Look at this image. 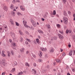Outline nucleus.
<instances>
[{
	"instance_id": "obj_21",
	"label": "nucleus",
	"mask_w": 75,
	"mask_h": 75,
	"mask_svg": "<svg viewBox=\"0 0 75 75\" xmlns=\"http://www.w3.org/2000/svg\"><path fill=\"white\" fill-rule=\"evenodd\" d=\"M46 26H47V28H50V27H51V26H50V25L49 24H46Z\"/></svg>"
},
{
	"instance_id": "obj_8",
	"label": "nucleus",
	"mask_w": 75,
	"mask_h": 75,
	"mask_svg": "<svg viewBox=\"0 0 75 75\" xmlns=\"http://www.w3.org/2000/svg\"><path fill=\"white\" fill-rule=\"evenodd\" d=\"M9 21H10L11 24H12V25H14V23L13 20L11 19H10Z\"/></svg>"
},
{
	"instance_id": "obj_23",
	"label": "nucleus",
	"mask_w": 75,
	"mask_h": 75,
	"mask_svg": "<svg viewBox=\"0 0 75 75\" xmlns=\"http://www.w3.org/2000/svg\"><path fill=\"white\" fill-rule=\"evenodd\" d=\"M20 42H23V38H22V37H20Z\"/></svg>"
},
{
	"instance_id": "obj_62",
	"label": "nucleus",
	"mask_w": 75,
	"mask_h": 75,
	"mask_svg": "<svg viewBox=\"0 0 75 75\" xmlns=\"http://www.w3.org/2000/svg\"><path fill=\"white\" fill-rule=\"evenodd\" d=\"M32 70L33 71V72L34 71H35V69H32Z\"/></svg>"
},
{
	"instance_id": "obj_39",
	"label": "nucleus",
	"mask_w": 75,
	"mask_h": 75,
	"mask_svg": "<svg viewBox=\"0 0 75 75\" xmlns=\"http://www.w3.org/2000/svg\"><path fill=\"white\" fill-rule=\"evenodd\" d=\"M11 53L12 55H14V52L13 51H11Z\"/></svg>"
},
{
	"instance_id": "obj_13",
	"label": "nucleus",
	"mask_w": 75,
	"mask_h": 75,
	"mask_svg": "<svg viewBox=\"0 0 75 75\" xmlns=\"http://www.w3.org/2000/svg\"><path fill=\"white\" fill-rule=\"evenodd\" d=\"M10 8L11 9H14V5L12 4H11L10 6Z\"/></svg>"
},
{
	"instance_id": "obj_50",
	"label": "nucleus",
	"mask_w": 75,
	"mask_h": 75,
	"mask_svg": "<svg viewBox=\"0 0 75 75\" xmlns=\"http://www.w3.org/2000/svg\"><path fill=\"white\" fill-rule=\"evenodd\" d=\"M45 57L46 58H48V56H47V55H45Z\"/></svg>"
},
{
	"instance_id": "obj_14",
	"label": "nucleus",
	"mask_w": 75,
	"mask_h": 75,
	"mask_svg": "<svg viewBox=\"0 0 75 75\" xmlns=\"http://www.w3.org/2000/svg\"><path fill=\"white\" fill-rule=\"evenodd\" d=\"M24 48H21L20 49V51L22 53H23V52H24Z\"/></svg>"
},
{
	"instance_id": "obj_48",
	"label": "nucleus",
	"mask_w": 75,
	"mask_h": 75,
	"mask_svg": "<svg viewBox=\"0 0 75 75\" xmlns=\"http://www.w3.org/2000/svg\"><path fill=\"white\" fill-rule=\"evenodd\" d=\"M25 33L27 34H28V35H29V33L28 32L26 31Z\"/></svg>"
},
{
	"instance_id": "obj_28",
	"label": "nucleus",
	"mask_w": 75,
	"mask_h": 75,
	"mask_svg": "<svg viewBox=\"0 0 75 75\" xmlns=\"http://www.w3.org/2000/svg\"><path fill=\"white\" fill-rule=\"evenodd\" d=\"M25 40L26 41H28V42H31V40H30L28 39V38H26Z\"/></svg>"
},
{
	"instance_id": "obj_24",
	"label": "nucleus",
	"mask_w": 75,
	"mask_h": 75,
	"mask_svg": "<svg viewBox=\"0 0 75 75\" xmlns=\"http://www.w3.org/2000/svg\"><path fill=\"white\" fill-rule=\"evenodd\" d=\"M38 62H42V59H39Z\"/></svg>"
},
{
	"instance_id": "obj_45",
	"label": "nucleus",
	"mask_w": 75,
	"mask_h": 75,
	"mask_svg": "<svg viewBox=\"0 0 75 75\" xmlns=\"http://www.w3.org/2000/svg\"><path fill=\"white\" fill-rule=\"evenodd\" d=\"M2 26L1 25H0V30H2V28L1 27Z\"/></svg>"
},
{
	"instance_id": "obj_40",
	"label": "nucleus",
	"mask_w": 75,
	"mask_h": 75,
	"mask_svg": "<svg viewBox=\"0 0 75 75\" xmlns=\"http://www.w3.org/2000/svg\"><path fill=\"white\" fill-rule=\"evenodd\" d=\"M12 37L13 38H14L15 37V35H14V33H13L12 35H11Z\"/></svg>"
},
{
	"instance_id": "obj_57",
	"label": "nucleus",
	"mask_w": 75,
	"mask_h": 75,
	"mask_svg": "<svg viewBox=\"0 0 75 75\" xmlns=\"http://www.w3.org/2000/svg\"><path fill=\"white\" fill-rule=\"evenodd\" d=\"M33 73L34 74H36V71L35 70L33 71Z\"/></svg>"
},
{
	"instance_id": "obj_64",
	"label": "nucleus",
	"mask_w": 75,
	"mask_h": 75,
	"mask_svg": "<svg viewBox=\"0 0 75 75\" xmlns=\"http://www.w3.org/2000/svg\"><path fill=\"white\" fill-rule=\"evenodd\" d=\"M67 75H71L69 73H67Z\"/></svg>"
},
{
	"instance_id": "obj_49",
	"label": "nucleus",
	"mask_w": 75,
	"mask_h": 75,
	"mask_svg": "<svg viewBox=\"0 0 75 75\" xmlns=\"http://www.w3.org/2000/svg\"><path fill=\"white\" fill-rule=\"evenodd\" d=\"M36 63H34L33 64V66H34V67H36Z\"/></svg>"
},
{
	"instance_id": "obj_42",
	"label": "nucleus",
	"mask_w": 75,
	"mask_h": 75,
	"mask_svg": "<svg viewBox=\"0 0 75 75\" xmlns=\"http://www.w3.org/2000/svg\"><path fill=\"white\" fill-rule=\"evenodd\" d=\"M25 43L26 45H28V42L27 41H25Z\"/></svg>"
},
{
	"instance_id": "obj_36",
	"label": "nucleus",
	"mask_w": 75,
	"mask_h": 75,
	"mask_svg": "<svg viewBox=\"0 0 75 75\" xmlns=\"http://www.w3.org/2000/svg\"><path fill=\"white\" fill-rule=\"evenodd\" d=\"M17 14L18 16H20L21 14L20 12H17Z\"/></svg>"
},
{
	"instance_id": "obj_58",
	"label": "nucleus",
	"mask_w": 75,
	"mask_h": 75,
	"mask_svg": "<svg viewBox=\"0 0 75 75\" xmlns=\"http://www.w3.org/2000/svg\"><path fill=\"white\" fill-rule=\"evenodd\" d=\"M4 52H5L3 50L2 52V54H4Z\"/></svg>"
},
{
	"instance_id": "obj_18",
	"label": "nucleus",
	"mask_w": 75,
	"mask_h": 75,
	"mask_svg": "<svg viewBox=\"0 0 75 75\" xmlns=\"http://www.w3.org/2000/svg\"><path fill=\"white\" fill-rule=\"evenodd\" d=\"M23 74V72L22 71L19 72L17 74V75H22Z\"/></svg>"
},
{
	"instance_id": "obj_11",
	"label": "nucleus",
	"mask_w": 75,
	"mask_h": 75,
	"mask_svg": "<svg viewBox=\"0 0 75 75\" xmlns=\"http://www.w3.org/2000/svg\"><path fill=\"white\" fill-rule=\"evenodd\" d=\"M20 8L21 10H22V11H24L25 10V9L23 8V6H20Z\"/></svg>"
},
{
	"instance_id": "obj_35",
	"label": "nucleus",
	"mask_w": 75,
	"mask_h": 75,
	"mask_svg": "<svg viewBox=\"0 0 75 75\" xmlns=\"http://www.w3.org/2000/svg\"><path fill=\"white\" fill-rule=\"evenodd\" d=\"M12 44L13 47H16V43H12Z\"/></svg>"
},
{
	"instance_id": "obj_5",
	"label": "nucleus",
	"mask_w": 75,
	"mask_h": 75,
	"mask_svg": "<svg viewBox=\"0 0 75 75\" xmlns=\"http://www.w3.org/2000/svg\"><path fill=\"white\" fill-rule=\"evenodd\" d=\"M58 35L60 40H62L63 39L64 37L62 35H61L60 34H59Z\"/></svg>"
},
{
	"instance_id": "obj_7",
	"label": "nucleus",
	"mask_w": 75,
	"mask_h": 75,
	"mask_svg": "<svg viewBox=\"0 0 75 75\" xmlns=\"http://www.w3.org/2000/svg\"><path fill=\"white\" fill-rule=\"evenodd\" d=\"M73 53V51H72V50L70 51L69 53V56H72V55Z\"/></svg>"
},
{
	"instance_id": "obj_37",
	"label": "nucleus",
	"mask_w": 75,
	"mask_h": 75,
	"mask_svg": "<svg viewBox=\"0 0 75 75\" xmlns=\"http://www.w3.org/2000/svg\"><path fill=\"white\" fill-rule=\"evenodd\" d=\"M62 1L64 3H65L67 2V0H62Z\"/></svg>"
},
{
	"instance_id": "obj_61",
	"label": "nucleus",
	"mask_w": 75,
	"mask_h": 75,
	"mask_svg": "<svg viewBox=\"0 0 75 75\" xmlns=\"http://www.w3.org/2000/svg\"><path fill=\"white\" fill-rule=\"evenodd\" d=\"M26 53L27 54H28V53H29V52L28 51H27L26 52Z\"/></svg>"
},
{
	"instance_id": "obj_32",
	"label": "nucleus",
	"mask_w": 75,
	"mask_h": 75,
	"mask_svg": "<svg viewBox=\"0 0 75 75\" xmlns=\"http://www.w3.org/2000/svg\"><path fill=\"white\" fill-rule=\"evenodd\" d=\"M36 41L37 43H39V39H36Z\"/></svg>"
},
{
	"instance_id": "obj_27",
	"label": "nucleus",
	"mask_w": 75,
	"mask_h": 75,
	"mask_svg": "<svg viewBox=\"0 0 75 75\" xmlns=\"http://www.w3.org/2000/svg\"><path fill=\"white\" fill-rule=\"evenodd\" d=\"M56 26H57V28H60V25H59V24H57L56 25Z\"/></svg>"
},
{
	"instance_id": "obj_59",
	"label": "nucleus",
	"mask_w": 75,
	"mask_h": 75,
	"mask_svg": "<svg viewBox=\"0 0 75 75\" xmlns=\"http://www.w3.org/2000/svg\"><path fill=\"white\" fill-rule=\"evenodd\" d=\"M17 3H20V1L19 0H17L16 1Z\"/></svg>"
},
{
	"instance_id": "obj_44",
	"label": "nucleus",
	"mask_w": 75,
	"mask_h": 75,
	"mask_svg": "<svg viewBox=\"0 0 75 75\" xmlns=\"http://www.w3.org/2000/svg\"><path fill=\"white\" fill-rule=\"evenodd\" d=\"M68 14L69 15H71V12H70V11H69L68 12Z\"/></svg>"
},
{
	"instance_id": "obj_20",
	"label": "nucleus",
	"mask_w": 75,
	"mask_h": 75,
	"mask_svg": "<svg viewBox=\"0 0 75 75\" xmlns=\"http://www.w3.org/2000/svg\"><path fill=\"white\" fill-rule=\"evenodd\" d=\"M50 51L51 52H54V49L52 48H51L50 49Z\"/></svg>"
},
{
	"instance_id": "obj_4",
	"label": "nucleus",
	"mask_w": 75,
	"mask_h": 75,
	"mask_svg": "<svg viewBox=\"0 0 75 75\" xmlns=\"http://www.w3.org/2000/svg\"><path fill=\"white\" fill-rule=\"evenodd\" d=\"M31 21L33 26H34V27H36V26H37V23H36L33 20V19L32 18H31Z\"/></svg>"
},
{
	"instance_id": "obj_33",
	"label": "nucleus",
	"mask_w": 75,
	"mask_h": 75,
	"mask_svg": "<svg viewBox=\"0 0 75 75\" xmlns=\"http://www.w3.org/2000/svg\"><path fill=\"white\" fill-rule=\"evenodd\" d=\"M2 55L4 57H6V54H4V53L2 54Z\"/></svg>"
},
{
	"instance_id": "obj_29",
	"label": "nucleus",
	"mask_w": 75,
	"mask_h": 75,
	"mask_svg": "<svg viewBox=\"0 0 75 75\" xmlns=\"http://www.w3.org/2000/svg\"><path fill=\"white\" fill-rule=\"evenodd\" d=\"M25 65L26 66H28V67H30V65L27 62H26L25 63Z\"/></svg>"
},
{
	"instance_id": "obj_54",
	"label": "nucleus",
	"mask_w": 75,
	"mask_h": 75,
	"mask_svg": "<svg viewBox=\"0 0 75 75\" xmlns=\"http://www.w3.org/2000/svg\"><path fill=\"white\" fill-rule=\"evenodd\" d=\"M72 70L73 72H75V69L73 68L72 69Z\"/></svg>"
},
{
	"instance_id": "obj_17",
	"label": "nucleus",
	"mask_w": 75,
	"mask_h": 75,
	"mask_svg": "<svg viewBox=\"0 0 75 75\" xmlns=\"http://www.w3.org/2000/svg\"><path fill=\"white\" fill-rule=\"evenodd\" d=\"M38 33H40V34H43V32L41 30H38Z\"/></svg>"
},
{
	"instance_id": "obj_60",
	"label": "nucleus",
	"mask_w": 75,
	"mask_h": 75,
	"mask_svg": "<svg viewBox=\"0 0 75 75\" xmlns=\"http://www.w3.org/2000/svg\"><path fill=\"white\" fill-rule=\"evenodd\" d=\"M41 19L42 21H44V20H45V19L43 18H42Z\"/></svg>"
},
{
	"instance_id": "obj_19",
	"label": "nucleus",
	"mask_w": 75,
	"mask_h": 75,
	"mask_svg": "<svg viewBox=\"0 0 75 75\" xmlns=\"http://www.w3.org/2000/svg\"><path fill=\"white\" fill-rule=\"evenodd\" d=\"M7 54H8V57H10V52L8 51L7 52Z\"/></svg>"
},
{
	"instance_id": "obj_46",
	"label": "nucleus",
	"mask_w": 75,
	"mask_h": 75,
	"mask_svg": "<svg viewBox=\"0 0 75 75\" xmlns=\"http://www.w3.org/2000/svg\"><path fill=\"white\" fill-rule=\"evenodd\" d=\"M13 3L15 4L16 3V1L15 0H13Z\"/></svg>"
},
{
	"instance_id": "obj_51",
	"label": "nucleus",
	"mask_w": 75,
	"mask_h": 75,
	"mask_svg": "<svg viewBox=\"0 0 75 75\" xmlns=\"http://www.w3.org/2000/svg\"><path fill=\"white\" fill-rule=\"evenodd\" d=\"M74 54L73 55H74L75 54V50H73Z\"/></svg>"
},
{
	"instance_id": "obj_38",
	"label": "nucleus",
	"mask_w": 75,
	"mask_h": 75,
	"mask_svg": "<svg viewBox=\"0 0 75 75\" xmlns=\"http://www.w3.org/2000/svg\"><path fill=\"white\" fill-rule=\"evenodd\" d=\"M44 18H47V15L45 14L43 16Z\"/></svg>"
},
{
	"instance_id": "obj_10",
	"label": "nucleus",
	"mask_w": 75,
	"mask_h": 75,
	"mask_svg": "<svg viewBox=\"0 0 75 75\" xmlns=\"http://www.w3.org/2000/svg\"><path fill=\"white\" fill-rule=\"evenodd\" d=\"M4 28H5V31H7L8 30V28H7V25H4Z\"/></svg>"
},
{
	"instance_id": "obj_22",
	"label": "nucleus",
	"mask_w": 75,
	"mask_h": 75,
	"mask_svg": "<svg viewBox=\"0 0 75 75\" xmlns=\"http://www.w3.org/2000/svg\"><path fill=\"white\" fill-rule=\"evenodd\" d=\"M40 54H39V56H40V57H42V52L40 51Z\"/></svg>"
},
{
	"instance_id": "obj_53",
	"label": "nucleus",
	"mask_w": 75,
	"mask_h": 75,
	"mask_svg": "<svg viewBox=\"0 0 75 75\" xmlns=\"http://www.w3.org/2000/svg\"><path fill=\"white\" fill-rule=\"evenodd\" d=\"M32 55L34 58H35L36 56H35V55L33 54Z\"/></svg>"
},
{
	"instance_id": "obj_63",
	"label": "nucleus",
	"mask_w": 75,
	"mask_h": 75,
	"mask_svg": "<svg viewBox=\"0 0 75 75\" xmlns=\"http://www.w3.org/2000/svg\"><path fill=\"white\" fill-rule=\"evenodd\" d=\"M9 42H10L11 43V40L10 39V40H9Z\"/></svg>"
},
{
	"instance_id": "obj_16",
	"label": "nucleus",
	"mask_w": 75,
	"mask_h": 75,
	"mask_svg": "<svg viewBox=\"0 0 75 75\" xmlns=\"http://www.w3.org/2000/svg\"><path fill=\"white\" fill-rule=\"evenodd\" d=\"M56 62L57 63H59V64H60V63H61V62L60 61V60H59V59H57Z\"/></svg>"
},
{
	"instance_id": "obj_1",
	"label": "nucleus",
	"mask_w": 75,
	"mask_h": 75,
	"mask_svg": "<svg viewBox=\"0 0 75 75\" xmlns=\"http://www.w3.org/2000/svg\"><path fill=\"white\" fill-rule=\"evenodd\" d=\"M0 64H1L2 65H3V66H6L7 65V63L5 60H3L1 62L0 60Z\"/></svg>"
},
{
	"instance_id": "obj_2",
	"label": "nucleus",
	"mask_w": 75,
	"mask_h": 75,
	"mask_svg": "<svg viewBox=\"0 0 75 75\" xmlns=\"http://www.w3.org/2000/svg\"><path fill=\"white\" fill-rule=\"evenodd\" d=\"M63 19L64 23H65V24H68V18L65 17H64Z\"/></svg>"
},
{
	"instance_id": "obj_31",
	"label": "nucleus",
	"mask_w": 75,
	"mask_h": 75,
	"mask_svg": "<svg viewBox=\"0 0 75 75\" xmlns=\"http://www.w3.org/2000/svg\"><path fill=\"white\" fill-rule=\"evenodd\" d=\"M53 15H55V14H56V11H55V10L53 11Z\"/></svg>"
},
{
	"instance_id": "obj_6",
	"label": "nucleus",
	"mask_w": 75,
	"mask_h": 75,
	"mask_svg": "<svg viewBox=\"0 0 75 75\" xmlns=\"http://www.w3.org/2000/svg\"><path fill=\"white\" fill-rule=\"evenodd\" d=\"M40 49L41 51H47V49L46 48H44L40 47Z\"/></svg>"
},
{
	"instance_id": "obj_12",
	"label": "nucleus",
	"mask_w": 75,
	"mask_h": 75,
	"mask_svg": "<svg viewBox=\"0 0 75 75\" xmlns=\"http://www.w3.org/2000/svg\"><path fill=\"white\" fill-rule=\"evenodd\" d=\"M18 32L19 33V34L20 35H23V32H22L21 31V30H19Z\"/></svg>"
},
{
	"instance_id": "obj_41",
	"label": "nucleus",
	"mask_w": 75,
	"mask_h": 75,
	"mask_svg": "<svg viewBox=\"0 0 75 75\" xmlns=\"http://www.w3.org/2000/svg\"><path fill=\"white\" fill-rule=\"evenodd\" d=\"M62 56L63 57H65V52H63L62 54Z\"/></svg>"
},
{
	"instance_id": "obj_47",
	"label": "nucleus",
	"mask_w": 75,
	"mask_h": 75,
	"mask_svg": "<svg viewBox=\"0 0 75 75\" xmlns=\"http://www.w3.org/2000/svg\"><path fill=\"white\" fill-rule=\"evenodd\" d=\"M69 32V30H66V33L67 34H68V33Z\"/></svg>"
},
{
	"instance_id": "obj_26",
	"label": "nucleus",
	"mask_w": 75,
	"mask_h": 75,
	"mask_svg": "<svg viewBox=\"0 0 75 75\" xmlns=\"http://www.w3.org/2000/svg\"><path fill=\"white\" fill-rule=\"evenodd\" d=\"M15 70H16V69L15 68L12 69L11 71V72H14V71H15Z\"/></svg>"
},
{
	"instance_id": "obj_9",
	"label": "nucleus",
	"mask_w": 75,
	"mask_h": 75,
	"mask_svg": "<svg viewBox=\"0 0 75 75\" xmlns=\"http://www.w3.org/2000/svg\"><path fill=\"white\" fill-rule=\"evenodd\" d=\"M11 14L12 15L13 17H14L16 16V14H15V12L14 11H12L11 13Z\"/></svg>"
},
{
	"instance_id": "obj_34",
	"label": "nucleus",
	"mask_w": 75,
	"mask_h": 75,
	"mask_svg": "<svg viewBox=\"0 0 75 75\" xmlns=\"http://www.w3.org/2000/svg\"><path fill=\"white\" fill-rule=\"evenodd\" d=\"M63 14L65 16H67V13H66V12L65 11H64L63 12Z\"/></svg>"
},
{
	"instance_id": "obj_3",
	"label": "nucleus",
	"mask_w": 75,
	"mask_h": 75,
	"mask_svg": "<svg viewBox=\"0 0 75 75\" xmlns=\"http://www.w3.org/2000/svg\"><path fill=\"white\" fill-rule=\"evenodd\" d=\"M23 23L24 24V25L25 27L26 28H30V27L28 26L26 24H27V21H23Z\"/></svg>"
},
{
	"instance_id": "obj_56",
	"label": "nucleus",
	"mask_w": 75,
	"mask_h": 75,
	"mask_svg": "<svg viewBox=\"0 0 75 75\" xmlns=\"http://www.w3.org/2000/svg\"><path fill=\"white\" fill-rule=\"evenodd\" d=\"M5 74V73L4 72H3L2 73V75H4Z\"/></svg>"
},
{
	"instance_id": "obj_55",
	"label": "nucleus",
	"mask_w": 75,
	"mask_h": 75,
	"mask_svg": "<svg viewBox=\"0 0 75 75\" xmlns=\"http://www.w3.org/2000/svg\"><path fill=\"white\" fill-rule=\"evenodd\" d=\"M34 42L35 44H37V42H36V41H35V40H34Z\"/></svg>"
},
{
	"instance_id": "obj_30",
	"label": "nucleus",
	"mask_w": 75,
	"mask_h": 75,
	"mask_svg": "<svg viewBox=\"0 0 75 75\" xmlns=\"http://www.w3.org/2000/svg\"><path fill=\"white\" fill-rule=\"evenodd\" d=\"M52 39H51V40H57V38L55 37H52Z\"/></svg>"
},
{
	"instance_id": "obj_25",
	"label": "nucleus",
	"mask_w": 75,
	"mask_h": 75,
	"mask_svg": "<svg viewBox=\"0 0 75 75\" xmlns=\"http://www.w3.org/2000/svg\"><path fill=\"white\" fill-rule=\"evenodd\" d=\"M15 23H16V24L17 26H19V25H20V24L18 23V22H15Z\"/></svg>"
},
{
	"instance_id": "obj_15",
	"label": "nucleus",
	"mask_w": 75,
	"mask_h": 75,
	"mask_svg": "<svg viewBox=\"0 0 75 75\" xmlns=\"http://www.w3.org/2000/svg\"><path fill=\"white\" fill-rule=\"evenodd\" d=\"M3 9L4 10H5V11H7V10H8L7 7V6H5L4 7V8H3Z\"/></svg>"
},
{
	"instance_id": "obj_43",
	"label": "nucleus",
	"mask_w": 75,
	"mask_h": 75,
	"mask_svg": "<svg viewBox=\"0 0 75 75\" xmlns=\"http://www.w3.org/2000/svg\"><path fill=\"white\" fill-rule=\"evenodd\" d=\"M59 33H60V34H63V32H61L60 30H59Z\"/></svg>"
},
{
	"instance_id": "obj_52",
	"label": "nucleus",
	"mask_w": 75,
	"mask_h": 75,
	"mask_svg": "<svg viewBox=\"0 0 75 75\" xmlns=\"http://www.w3.org/2000/svg\"><path fill=\"white\" fill-rule=\"evenodd\" d=\"M45 70H43L42 71V72H43V73H45Z\"/></svg>"
}]
</instances>
